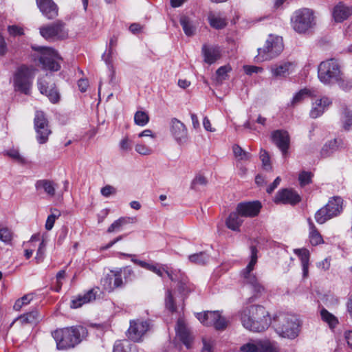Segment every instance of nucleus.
<instances>
[{
    "mask_svg": "<svg viewBox=\"0 0 352 352\" xmlns=\"http://www.w3.org/2000/svg\"><path fill=\"white\" fill-rule=\"evenodd\" d=\"M342 73L337 60L330 58L322 61L318 65V76L320 82L325 85H331L339 80Z\"/></svg>",
    "mask_w": 352,
    "mask_h": 352,
    "instance_id": "nucleus-7",
    "label": "nucleus"
},
{
    "mask_svg": "<svg viewBox=\"0 0 352 352\" xmlns=\"http://www.w3.org/2000/svg\"><path fill=\"white\" fill-rule=\"evenodd\" d=\"M206 178L201 175H197L191 183V188L193 190H197L198 186H206L207 184Z\"/></svg>",
    "mask_w": 352,
    "mask_h": 352,
    "instance_id": "nucleus-49",
    "label": "nucleus"
},
{
    "mask_svg": "<svg viewBox=\"0 0 352 352\" xmlns=\"http://www.w3.org/2000/svg\"><path fill=\"white\" fill-rule=\"evenodd\" d=\"M32 48L40 53L39 62L44 69L55 72L60 69V64L56 60L60 58L54 49L41 46H32Z\"/></svg>",
    "mask_w": 352,
    "mask_h": 352,
    "instance_id": "nucleus-10",
    "label": "nucleus"
},
{
    "mask_svg": "<svg viewBox=\"0 0 352 352\" xmlns=\"http://www.w3.org/2000/svg\"><path fill=\"white\" fill-rule=\"evenodd\" d=\"M260 159L262 162L263 167L267 170H272V166L270 163V157L267 151L264 149H261L260 151Z\"/></svg>",
    "mask_w": 352,
    "mask_h": 352,
    "instance_id": "nucleus-45",
    "label": "nucleus"
},
{
    "mask_svg": "<svg viewBox=\"0 0 352 352\" xmlns=\"http://www.w3.org/2000/svg\"><path fill=\"white\" fill-rule=\"evenodd\" d=\"M252 352H278L276 342L270 340H254L250 341Z\"/></svg>",
    "mask_w": 352,
    "mask_h": 352,
    "instance_id": "nucleus-19",
    "label": "nucleus"
},
{
    "mask_svg": "<svg viewBox=\"0 0 352 352\" xmlns=\"http://www.w3.org/2000/svg\"><path fill=\"white\" fill-rule=\"evenodd\" d=\"M243 326L254 332H261L267 329L272 322V318L266 309L258 305L243 308L239 313Z\"/></svg>",
    "mask_w": 352,
    "mask_h": 352,
    "instance_id": "nucleus-1",
    "label": "nucleus"
},
{
    "mask_svg": "<svg viewBox=\"0 0 352 352\" xmlns=\"http://www.w3.org/2000/svg\"><path fill=\"white\" fill-rule=\"evenodd\" d=\"M38 87L40 92L42 94H45L52 102L56 103L59 101L60 94L56 89L51 88L49 89L47 83L41 80L38 82Z\"/></svg>",
    "mask_w": 352,
    "mask_h": 352,
    "instance_id": "nucleus-26",
    "label": "nucleus"
},
{
    "mask_svg": "<svg viewBox=\"0 0 352 352\" xmlns=\"http://www.w3.org/2000/svg\"><path fill=\"white\" fill-rule=\"evenodd\" d=\"M66 276V272L65 270H60L59 271L57 274H56V280H57V288H56V292H59V290L60 289L61 287H62V283H61V280L65 278Z\"/></svg>",
    "mask_w": 352,
    "mask_h": 352,
    "instance_id": "nucleus-59",
    "label": "nucleus"
},
{
    "mask_svg": "<svg viewBox=\"0 0 352 352\" xmlns=\"http://www.w3.org/2000/svg\"><path fill=\"white\" fill-rule=\"evenodd\" d=\"M251 250V258L249 263L246 266L245 268L241 270V278L242 279V282L244 285H250L254 292L256 294H259L263 292L264 287L263 285L258 282V280L255 274L253 273V270L254 269V266L257 263V253L258 250L256 248L254 245L250 247Z\"/></svg>",
    "mask_w": 352,
    "mask_h": 352,
    "instance_id": "nucleus-6",
    "label": "nucleus"
},
{
    "mask_svg": "<svg viewBox=\"0 0 352 352\" xmlns=\"http://www.w3.org/2000/svg\"><path fill=\"white\" fill-rule=\"evenodd\" d=\"M12 239L11 231L7 228L0 225V240L4 243H9Z\"/></svg>",
    "mask_w": 352,
    "mask_h": 352,
    "instance_id": "nucleus-46",
    "label": "nucleus"
},
{
    "mask_svg": "<svg viewBox=\"0 0 352 352\" xmlns=\"http://www.w3.org/2000/svg\"><path fill=\"white\" fill-rule=\"evenodd\" d=\"M336 83H338L343 90L347 91L352 88V79L346 78L343 77V75L340 76V80L336 81Z\"/></svg>",
    "mask_w": 352,
    "mask_h": 352,
    "instance_id": "nucleus-51",
    "label": "nucleus"
},
{
    "mask_svg": "<svg viewBox=\"0 0 352 352\" xmlns=\"http://www.w3.org/2000/svg\"><path fill=\"white\" fill-rule=\"evenodd\" d=\"M8 155L13 158L14 160H16V161L19 162H22L23 161V158L20 155L19 153L16 150H11L8 152Z\"/></svg>",
    "mask_w": 352,
    "mask_h": 352,
    "instance_id": "nucleus-63",
    "label": "nucleus"
},
{
    "mask_svg": "<svg viewBox=\"0 0 352 352\" xmlns=\"http://www.w3.org/2000/svg\"><path fill=\"white\" fill-rule=\"evenodd\" d=\"M9 34L12 36H20L23 34V30L21 28L16 25H10L8 28Z\"/></svg>",
    "mask_w": 352,
    "mask_h": 352,
    "instance_id": "nucleus-57",
    "label": "nucleus"
},
{
    "mask_svg": "<svg viewBox=\"0 0 352 352\" xmlns=\"http://www.w3.org/2000/svg\"><path fill=\"white\" fill-rule=\"evenodd\" d=\"M179 22L186 36H191L195 34L196 28L188 16H181Z\"/></svg>",
    "mask_w": 352,
    "mask_h": 352,
    "instance_id": "nucleus-33",
    "label": "nucleus"
},
{
    "mask_svg": "<svg viewBox=\"0 0 352 352\" xmlns=\"http://www.w3.org/2000/svg\"><path fill=\"white\" fill-rule=\"evenodd\" d=\"M188 259L193 263L204 265L207 262L208 256L205 252H201L197 254L190 255L188 256Z\"/></svg>",
    "mask_w": 352,
    "mask_h": 352,
    "instance_id": "nucleus-42",
    "label": "nucleus"
},
{
    "mask_svg": "<svg viewBox=\"0 0 352 352\" xmlns=\"http://www.w3.org/2000/svg\"><path fill=\"white\" fill-rule=\"evenodd\" d=\"M241 214L236 210L235 212H231L226 221V226L234 231H239V228L243 222Z\"/></svg>",
    "mask_w": 352,
    "mask_h": 352,
    "instance_id": "nucleus-29",
    "label": "nucleus"
},
{
    "mask_svg": "<svg viewBox=\"0 0 352 352\" xmlns=\"http://www.w3.org/2000/svg\"><path fill=\"white\" fill-rule=\"evenodd\" d=\"M232 150L234 156L240 160H248L251 158V154L244 151L237 144L233 146Z\"/></svg>",
    "mask_w": 352,
    "mask_h": 352,
    "instance_id": "nucleus-41",
    "label": "nucleus"
},
{
    "mask_svg": "<svg viewBox=\"0 0 352 352\" xmlns=\"http://www.w3.org/2000/svg\"><path fill=\"white\" fill-rule=\"evenodd\" d=\"M273 320L278 322L276 329L278 333L287 338H295L299 331V320L296 316L280 313L273 317Z\"/></svg>",
    "mask_w": 352,
    "mask_h": 352,
    "instance_id": "nucleus-4",
    "label": "nucleus"
},
{
    "mask_svg": "<svg viewBox=\"0 0 352 352\" xmlns=\"http://www.w3.org/2000/svg\"><path fill=\"white\" fill-rule=\"evenodd\" d=\"M175 330L177 336L179 338L183 344L187 348H190L193 340V337L190 329L186 327L184 320L179 318L177 320Z\"/></svg>",
    "mask_w": 352,
    "mask_h": 352,
    "instance_id": "nucleus-20",
    "label": "nucleus"
},
{
    "mask_svg": "<svg viewBox=\"0 0 352 352\" xmlns=\"http://www.w3.org/2000/svg\"><path fill=\"white\" fill-rule=\"evenodd\" d=\"M227 325V320H226V318L222 317L220 313L219 312V318L215 320V322L213 325L214 327L217 330H223L226 328Z\"/></svg>",
    "mask_w": 352,
    "mask_h": 352,
    "instance_id": "nucleus-53",
    "label": "nucleus"
},
{
    "mask_svg": "<svg viewBox=\"0 0 352 352\" xmlns=\"http://www.w3.org/2000/svg\"><path fill=\"white\" fill-rule=\"evenodd\" d=\"M170 131L177 142L182 143L187 138V129L185 125L177 118L170 121Z\"/></svg>",
    "mask_w": 352,
    "mask_h": 352,
    "instance_id": "nucleus-21",
    "label": "nucleus"
},
{
    "mask_svg": "<svg viewBox=\"0 0 352 352\" xmlns=\"http://www.w3.org/2000/svg\"><path fill=\"white\" fill-rule=\"evenodd\" d=\"M166 307L171 312L176 311V306L175 305L174 299L170 291H168L166 297Z\"/></svg>",
    "mask_w": 352,
    "mask_h": 352,
    "instance_id": "nucleus-52",
    "label": "nucleus"
},
{
    "mask_svg": "<svg viewBox=\"0 0 352 352\" xmlns=\"http://www.w3.org/2000/svg\"><path fill=\"white\" fill-rule=\"evenodd\" d=\"M202 51L204 56V61L210 65L214 63L221 56L220 51L219 48L216 47H207L206 45H204Z\"/></svg>",
    "mask_w": 352,
    "mask_h": 352,
    "instance_id": "nucleus-28",
    "label": "nucleus"
},
{
    "mask_svg": "<svg viewBox=\"0 0 352 352\" xmlns=\"http://www.w3.org/2000/svg\"><path fill=\"white\" fill-rule=\"evenodd\" d=\"M331 104V100L327 97L316 100L312 104L310 116L312 118L320 116Z\"/></svg>",
    "mask_w": 352,
    "mask_h": 352,
    "instance_id": "nucleus-24",
    "label": "nucleus"
},
{
    "mask_svg": "<svg viewBox=\"0 0 352 352\" xmlns=\"http://www.w3.org/2000/svg\"><path fill=\"white\" fill-rule=\"evenodd\" d=\"M56 184L51 180L41 179L36 182L35 187L36 190H43L48 196L52 197L56 193Z\"/></svg>",
    "mask_w": 352,
    "mask_h": 352,
    "instance_id": "nucleus-27",
    "label": "nucleus"
},
{
    "mask_svg": "<svg viewBox=\"0 0 352 352\" xmlns=\"http://www.w3.org/2000/svg\"><path fill=\"white\" fill-rule=\"evenodd\" d=\"M203 348L201 352H212V341L210 339L204 338L202 339Z\"/></svg>",
    "mask_w": 352,
    "mask_h": 352,
    "instance_id": "nucleus-58",
    "label": "nucleus"
},
{
    "mask_svg": "<svg viewBox=\"0 0 352 352\" xmlns=\"http://www.w3.org/2000/svg\"><path fill=\"white\" fill-rule=\"evenodd\" d=\"M309 226V241L312 245H317L322 243L323 239L314 223L310 219H308Z\"/></svg>",
    "mask_w": 352,
    "mask_h": 352,
    "instance_id": "nucleus-32",
    "label": "nucleus"
},
{
    "mask_svg": "<svg viewBox=\"0 0 352 352\" xmlns=\"http://www.w3.org/2000/svg\"><path fill=\"white\" fill-rule=\"evenodd\" d=\"M312 173L311 172L302 171L299 174L298 179L300 186L309 184L311 182Z\"/></svg>",
    "mask_w": 352,
    "mask_h": 352,
    "instance_id": "nucleus-50",
    "label": "nucleus"
},
{
    "mask_svg": "<svg viewBox=\"0 0 352 352\" xmlns=\"http://www.w3.org/2000/svg\"><path fill=\"white\" fill-rule=\"evenodd\" d=\"M34 129L36 133V140L40 144H45L48 140V137L52 131L49 126V122L44 113L37 111L34 118Z\"/></svg>",
    "mask_w": 352,
    "mask_h": 352,
    "instance_id": "nucleus-12",
    "label": "nucleus"
},
{
    "mask_svg": "<svg viewBox=\"0 0 352 352\" xmlns=\"http://www.w3.org/2000/svg\"><path fill=\"white\" fill-rule=\"evenodd\" d=\"M135 151L143 155H150L153 152L151 148L142 144H137L135 145Z\"/></svg>",
    "mask_w": 352,
    "mask_h": 352,
    "instance_id": "nucleus-54",
    "label": "nucleus"
},
{
    "mask_svg": "<svg viewBox=\"0 0 352 352\" xmlns=\"http://www.w3.org/2000/svg\"><path fill=\"white\" fill-rule=\"evenodd\" d=\"M320 316L322 320L327 322L330 328H334L338 323L337 318L325 309H321Z\"/></svg>",
    "mask_w": 352,
    "mask_h": 352,
    "instance_id": "nucleus-37",
    "label": "nucleus"
},
{
    "mask_svg": "<svg viewBox=\"0 0 352 352\" xmlns=\"http://www.w3.org/2000/svg\"><path fill=\"white\" fill-rule=\"evenodd\" d=\"M131 344L126 340L117 341L113 347V352H129Z\"/></svg>",
    "mask_w": 352,
    "mask_h": 352,
    "instance_id": "nucleus-43",
    "label": "nucleus"
},
{
    "mask_svg": "<svg viewBox=\"0 0 352 352\" xmlns=\"http://www.w3.org/2000/svg\"><path fill=\"white\" fill-rule=\"evenodd\" d=\"M129 221V219L127 218H124V217H121L120 219H118V220L115 221L107 229V232H116V231H118L121 229V228L128 223Z\"/></svg>",
    "mask_w": 352,
    "mask_h": 352,
    "instance_id": "nucleus-44",
    "label": "nucleus"
},
{
    "mask_svg": "<svg viewBox=\"0 0 352 352\" xmlns=\"http://www.w3.org/2000/svg\"><path fill=\"white\" fill-rule=\"evenodd\" d=\"M300 197L292 189L285 188L279 190L275 197L274 201L276 204L295 205L300 202Z\"/></svg>",
    "mask_w": 352,
    "mask_h": 352,
    "instance_id": "nucleus-17",
    "label": "nucleus"
},
{
    "mask_svg": "<svg viewBox=\"0 0 352 352\" xmlns=\"http://www.w3.org/2000/svg\"><path fill=\"white\" fill-rule=\"evenodd\" d=\"M261 208L259 201H250L239 203L236 206V210L243 217H254L257 216Z\"/></svg>",
    "mask_w": 352,
    "mask_h": 352,
    "instance_id": "nucleus-18",
    "label": "nucleus"
},
{
    "mask_svg": "<svg viewBox=\"0 0 352 352\" xmlns=\"http://www.w3.org/2000/svg\"><path fill=\"white\" fill-rule=\"evenodd\" d=\"M341 120L343 128L345 130H349L352 126V111L348 109H345L342 112Z\"/></svg>",
    "mask_w": 352,
    "mask_h": 352,
    "instance_id": "nucleus-39",
    "label": "nucleus"
},
{
    "mask_svg": "<svg viewBox=\"0 0 352 352\" xmlns=\"http://www.w3.org/2000/svg\"><path fill=\"white\" fill-rule=\"evenodd\" d=\"M120 145L121 149L123 151H128L131 149V142L128 138H124L123 140H122Z\"/></svg>",
    "mask_w": 352,
    "mask_h": 352,
    "instance_id": "nucleus-62",
    "label": "nucleus"
},
{
    "mask_svg": "<svg viewBox=\"0 0 352 352\" xmlns=\"http://www.w3.org/2000/svg\"><path fill=\"white\" fill-rule=\"evenodd\" d=\"M295 67L294 62L283 60L272 65L270 67V72L273 77L284 78L292 74Z\"/></svg>",
    "mask_w": 352,
    "mask_h": 352,
    "instance_id": "nucleus-15",
    "label": "nucleus"
},
{
    "mask_svg": "<svg viewBox=\"0 0 352 352\" xmlns=\"http://www.w3.org/2000/svg\"><path fill=\"white\" fill-rule=\"evenodd\" d=\"M36 5L43 14L49 20L56 18L58 15V7L53 0H36Z\"/></svg>",
    "mask_w": 352,
    "mask_h": 352,
    "instance_id": "nucleus-16",
    "label": "nucleus"
},
{
    "mask_svg": "<svg viewBox=\"0 0 352 352\" xmlns=\"http://www.w3.org/2000/svg\"><path fill=\"white\" fill-rule=\"evenodd\" d=\"M84 331L82 327L63 328L52 332V336L58 349H67L73 348L80 342V334Z\"/></svg>",
    "mask_w": 352,
    "mask_h": 352,
    "instance_id": "nucleus-2",
    "label": "nucleus"
},
{
    "mask_svg": "<svg viewBox=\"0 0 352 352\" xmlns=\"http://www.w3.org/2000/svg\"><path fill=\"white\" fill-rule=\"evenodd\" d=\"M111 272L113 274V277L108 275L103 280V285L109 292H111L116 288L122 287L124 285L121 275L122 271H111Z\"/></svg>",
    "mask_w": 352,
    "mask_h": 352,
    "instance_id": "nucleus-23",
    "label": "nucleus"
},
{
    "mask_svg": "<svg viewBox=\"0 0 352 352\" xmlns=\"http://www.w3.org/2000/svg\"><path fill=\"white\" fill-rule=\"evenodd\" d=\"M197 319L205 326H213L215 320L219 318V311H205L197 315Z\"/></svg>",
    "mask_w": 352,
    "mask_h": 352,
    "instance_id": "nucleus-30",
    "label": "nucleus"
},
{
    "mask_svg": "<svg viewBox=\"0 0 352 352\" xmlns=\"http://www.w3.org/2000/svg\"><path fill=\"white\" fill-rule=\"evenodd\" d=\"M97 292V289H91L86 294L83 295H78L76 298L72 300L71 307L73 309H77L85 303L94 300L96 299Z\"/></svg>",
    "mask_w": 352,
    "mask_h": 352,
    "instance_id": "nucleus-25",
    "label": "nucleus"
},
{
    "mask_svg": "<svg viewBox=\"0 0 352 352\" xmlns=\"http://www.w3.org/2000/svg\"><path fill=\"white\" fill-rule=\"evenodd\" d=\"M134 262L135 263H138L141 267H142L148 270L152 271L153 272L155 273L160 277H163V276H164V271L163 268H166V265L160 266L158 265H152V264L146 263L144 261H138V260L134 261Z\"/></svg>",
    "mask_w": 352,
    "mask_h": 352,
    "instance_id": "nucleus-35",
    "label": "nucleus"
},
{
    "mask_svg": "<svg viewBox=\"0 0 352 352\" xmlns=\"http://www.w3.org/2000/svg\"><path fill=\"white\" fill-rule=\"evenodd\" d=\"M178 287L179 292L183 294L188 293L190 291V288L187 285L186 278L184 276H182L179 280Z\"/></svg>",
    "mask_w": 352,
    "mask_h": 352,
    "instance_id": "nucleus-56",
    "label": "nucleus"
},
{
    "mask_svg": "<svg viewBox=\"0 0 352 352\" xmlns=\"http://www.w3.org/2000/svg\"><path fill=\"white\" fill-rule=\"evenodd\" d=\"M100 192L104 197H108L110 195H115L116 193V189L111 185H106L101 188Z\"/></svg>",
    "mask_w": 352,
    "mask_h": 352,
    "instance_id": "nucleus-55",
    "label": "nucleus"
},
{
    "mask_svg": "<svg viewBox=\"0 0 352 352\" xmlns=\"http://www.w3.org/2000/svg\"><path fill=\"white\" fill-rule=\"evenodd\" d=\"M231 67L229 65H224L219 67L214 77V80L217 85H221L223 82L228 78V73L230 72Z\"/></svg>",
    "mask_w": 352,
    "mask_h": 352,
    "instance_id": "nucleus-36",
    "label": "nucleus"
},
{
    "mask_svg": "<svg viewBox=\"0 0 352 352\" xmlns=\"http://www.w3.org/2000/svg\"><path fill=\"white\" fill-rule=\"evenodd\" d=\"M78 86L81 92H85L89 86V82L87 79L81 78L78 82Z\"/></svg>",
    "mask_w": 352,
    "mask_h": 352,
    "instance_id": "nucleus-61",
    "label": "nucleus"
},
{
    "mask_svg": "<svg viewBox=\"0 0 352 352\" xmlns=\"http://www.w3.org/2000/svg\"><path fill=\"white\" fill-rule=\"evenodd\" d=\"M294 253L298 255L302 264H309V252L306 249H295Z\"/></svg>",
    "mask_w": 352,
    "mask_h": 352,
    "instance_id": "nucleus-48",
    "label": "nucleus"
},
{
    "mask_svg": "<svg viewBox=\"0 0 352 352\" xmlns=\"http://www.w3.org/2000/svg\"><path fill=\"white\" fill-rule=\"evenodd\" d=\"M38 311L34 310L19 316L16 320L20 322L21 324H34L38 320Z\"/></svg>",
    "mask_w": 352,
    "mask_h": 352,
    "instance_id": "nucleus-34",
    "label": "nucleus"
},
{
    "mask_svg": "<svg viewBox=\"0 0 352 352\" xmlns=\"http://www.w3.org/2000/svg\"><path fill=\"white\" fill-rule=\"evenodd\" d=\"M36 69L33 66L21 65L13 75V84L16 91L29 95Z\"/></svg>",
    "mask_w": 352,
    "mask_h": 352,
    "instance_id": "nucleus-3",
    "label": "nucleus"
},
{
    "mask_svg": "<svg viewBox=\"0 0 352 352\" xmlns=\"http://www.w3.org/2000/svg\"><path fill=\"white\" fill-rule=\"evenodd\" d=\"M332 15L336 22L341 23L352 15V6L340 2L333 8Z\"/></svg>",
    "mask_w": 352,
    "mask_h": 352,
    "instance_id": "nucleus-22",
    "label": "nucleus"
},
{
    "mask_svg": "<svg viewBox=\"0 0 352 352\" xmlns=\"http://www.w3.org/2000/svg\"><path fill=\"white\" fill-rule=\"evenodd\" d=\"M271 140L280 151L283 157H286L288 155L290 148V136L289 133L285 130H275L271 133Z\"/></svg>",
    "mask_w": 352,
    "mask_h": 352,
    "instance_id": "nucleus-13",
    "label": "nucleus"
},
{
    "mask_svg": "<svg viewBox=\"0 0 352 352\" xmlns=\"http://www.w3.org/2000/svg\"><path fill=\"white\" fill-rule=\"evenodd\" d=\"M56 212H52L51 214H50L47 219L46 223H45V229L47 230H51L54 225L55 221L56 219H58L60 213L59 211L54 210Z\"/></svg>",
    "mask_w": 352,
    "mask_h": 352,
    "instance_id": "nucleus-47",
    "label": "nucleus"
},
{
    "mask_svg": "<svg viewBox=\"0 0 352 352\" xmlns=\"http://www.w3.org/2000/svg\"><path fill=\"white\" fill-rule=\"evenodd\" d=\"M244 71L247 74L251 75L253 73H258L262 72L263 68L256 66L245 65L244 66Z\"/></svg>",
    "mask_w": 352,
    "mask_h": 352,
    "instance_id": "nucleus-60",
    "label": "nucleus"
},
{
    "mask_svg": "<svg viewBox=\"0 0 352 352\" xmlns=\"http://www.w3.org/2000/svg\"><path fill=\"white\" fill-rule=\"evenodd\" d=\"M284 49L283 38L278 35L270 34L263 47L258 49L256 61L270 60L278 56Z\"/></svg>",
    "mask_w": 352,
    "mask_h": 352,
    "instance_id": "nucleus-5",
    "label": "nucleus"
},
{
    "mask_svg": "<svg viewBox=\"0 0 352 352\" xmlns=\"http://www.w3.org/2000/svg\"><path fill=\"white\" fill-rule=\"evenodd\" d=\"M208 19L211 27L215 29H223L227 25V21L225 18L221 17L220 14L210 12Z\"/></svg>",
    "mask_w": 352,
    "mask_h": 352,
    "instance_id": "nucleus-31",
    "label": "nucleus"
},
{
    "mask_svg": "<svg viewBox=\"0 0 352 352\" xmlns=\"http://www.w3.org/2000/svg\"><path fill=\"white\" fill-rule=\"evenodd\" d=\"M164 272L168 276V277L172 280V281H176L178 280L177 276L175 274V271L169 270L168 267L166 266V268H163Z\"/></svg>",
    "mask_w": 352,
    "mask_h": 352,
    "instance_id": "nucleus-64",
    "label": "nucleus"
},
{
    "mask_svg": "<svg viewBox=\"0 0 352 352\" xmlns=\"http://www.w3.org/2000/svg\"><path fill=\"white\" fill-rule=\"evenodd\" d=\"M342 200L340 197H336L329 200L328 204L320 209L315 215L316 221L324 223L327 220L337 216L342 210Z\"/></svg>",
    "mask_w": 352,
    "mask_h": 352,
    "instance_id": "nucleus-11",
    "label": "nucleus"
},
{
    "mask_svg": "<svg viewBox=\"0 0 352 352\" xmlns=\"http://www.w3.org/2000/svg\"><path fill=\"white\" fill-rule=\"evenodd\" d=\"M294 30L298 33H305L314 24V16L312 10L308 8L300 9L295 12L292 19Z\"/></svg>",
    "mask_w": 352,
    "mask_h": 352,
    "instance_id": "nucleus-9",
    "label": "nucleus"
},
{
    "mask_svg": "<svg viewBox=\"0 0 352 352\" xmlns=\"http://www.w3.org/2000/svg\"><path fill=\"white\" fill-rule=\"evenodd\" d=\"M150 329V324L148 321L140 320H132L130 322V327L127 331L129 338L133 341H140L142 336Z\"/></svg>",
    "mask_w": 352,
    "mask_h": 352,
    "instance_id": "nucleus-14",
    "label": "nucleus"
},
{
    "mask_svg": "<svg viewBox=\"0 0 352 352\" xmlns=\"http://www.w3.org/2000/svg\"><path fill=\"white\" fill-rule=\"evenodd\" d=\"M39 32L45 39L50 41L64 40L68 37L66 24L60 20L41 26Z\"/></svg>",
    "mask_w": 352,
    "mask_h": 352,
    "instance_id": "nucleus-8",
    "label": "nucleus"
},
{
    "mask_svg": "<svg viewBox=\"0 0 352 352\" xmlns=\"http://www.w3.org/2000/svg\"><path fill=\"white\" fill-rule=\"evenodd\" d=\"M311 92L309 89H303L299 91L293 98L292 104L295 106L302 102L305 98L310 97Z\"/></svg>",
    "mask_w": 352,
    "mask_h": 352,
    "instance_id": "nucleus-40",
    "label": "nucleus"
},
{
    "mask_svg": "<svg viewBox=\"0 0 352 352\" xmlns=\"http://www.w3.org/2000/svg\"><path fill=\"white\" fill-rule=\"evenodd\" d=\"M134 122L137 125L145 126L149 122V116L145 111H138L134 116Z\"/></svg>",
    "mask_w": 352,
    "mask_h": 352,
    "instance_id": "nucleus-38",
    "label": "nucleus"
}]
</instances>
